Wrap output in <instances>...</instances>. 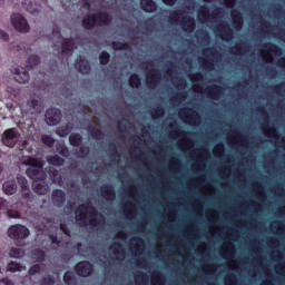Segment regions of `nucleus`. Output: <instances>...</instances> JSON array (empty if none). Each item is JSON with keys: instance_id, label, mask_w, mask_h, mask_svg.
I'll use <instances>...</instances> for the list:
<instances>
[{"instance_id": "c756f323", "label": "nucleus", "mask_w": 285, "mask_h": 285, "mask_svg": "<svg viewBox=\"0 0 285 285\" xmlns=\"http://www.w3.org/2000/svg\"><path fill=\"white\" fill-rule=\"evenodd\" d=\"M75 50V41L70 39H65L62 42V52L63 55H70Z\"/></svg>"}, {"instance_id": "c9c22d12", "label": "nucleus", "mask_w": 285, "mask_h": 285, "mask_svg": "<svg viewBox=\"0 0 285 285\" xmlns=\"http://www.w3.org/2000/svg\"><path fill=\"white\" fill-rule=\"evenodd\" d=\"M6 215L9 219H21V213L16 209H7Z\"/></svg>"}, {"instance_id": "774afa93", "label": "nucleus", "mask_w": 285, "mask_h": 285, "mask_svg": "<svg viewBox=\"0 0 285 285\" xmlns=\"http://www.w3.org/2000/svg\"><path fill=\"white\" fill-rule=\"evenodd\" d=\"M225 285H237V283L235 281L230 283L229 278H225Z\"/></svg>"}, {"instance_id": "f03ea898", "label": "nucleus", "mask_w": 285, "mask_h": 285, "mask_svg": "<svg viewBox=\"0 0 285 285\" xmlns=\"http://www.w3.org/2000/svg\"><path fill=\"white\" fill-rule=\"evenodd\" d=\"M76 222L79 226H104L106 219L101 214H97L95 207L80 205L76 212Z\"/></svg>"}, {"instance_id": "f704fd0d", "label": "nucleus", "mask_w": 285, "mask_h": 285, "mask_svg": "<svg viewBox=\"0 0 285 285\" xmlns=\"http://www.w3.org/2000/svg\"><path fill=\"white\" fill-rule=\"evenodd\" d=\"M171 83H174V86L178 88V90H184V88H186V80L181 78H173Z\"/></svg>"}, {"instance_id": "5fc2aeb1", "label": "nucleus", "mask_w": 285, "mask_h": 285, "mask_svg": "<svg viewBox=\"0 0 285 285\" xmlns=\"http://www.w3.org/2000/svg\"><path fill=\"white\" fill-rule=\"evenodd\" d=\"M151 117H153L154 119H157V118H159V117H164V109H161V108L155 109V110L151 112Z\"/></svg>"}, {"instance_id": "37998d69", "label": "nucleus", "mask_w": 285, "mask_h": 285, "mask_svg": "<svg viewBox=\"0 0 285 285\" xmlns=\"http://www.w3.org/2000/svg\"><path fill=\"white\" fill-rule=\"evenodd\" d=\"M264 134L266 137H268L269 139H277V131L273 128L271 129H264Z\"/></svg>"}, {"instance_id": "7c9ffc66", "label": "nucleus", "mask_w": 285, "mask_h": 285, "mask_svg": "<svg viewBox=\"0 0 285 285\" xmlns=\"http://www.w3.org/2000/svg\"><path fill=\"white\" fill-rule=\"evenodd\" d=\"M47 161L51 166H63V158L59 157L58 155L48 156Z\"/></svg>"}, {"instance_id": "6e6d98bb", "label": "nucleus", "mask_w": 285, "mask_h": 285, "mask_svg": "<svg viewBox=\"0 0 285 285\" xmlns=\"http://www.w3.org/2000/svg\"><path fill=\"white\" fill-rule=\"evenodd\" d=\"M8 210V200L0 198V215Z\"/></svg>"}, {"instance_id": "4d7b16f0", "label": "nucleus", "mask_w": 285, "mask_h": 285, "mask_svg": "<svg viewBox=\"0 0 285 285\" xmlns=\"http://www.w3.org/2000/svg\"><path fill=\"white\" fill-rule=\"evenodd\" d=\"M90 149L88 147H80L78 151V157H88Z\"/></svg>"}, {"instance_id": "f8f14e48", "label": "nucleus", "mask_w": 285, "mask_h": 285, "mask_svg": "<svg viewBox=\"0 0 285 285\" xmlns=\"http://www.w3.org/2000/svg\"><path fill=\"white\" fill-rule=\"evenodd\" d=\"M217 60V56L213 49H206L204 51V57L198 58V61L203 68V70H215V61Z\"/></svg>"}, {"instance_id": "72a5a7b5", "label": "nucleus", "mask_w": 285, "mask_h": 285, "mask_svg": "<svg viewBox=\"0 0 285 285\" xmlns=\"http://www.w3.org/2000/svg\"><path fill=\"white\" fill-rule=\"evenodd\" d=\"M10 257H13V259H21L23 255H26V252L21 248H12L9 253Z\"/></svg>"}, {"instance_id": "9b49d317", "label": "nucleus", "mask_w": 285, "mask_h": 285, "mask_svg": "<svg viewBox=\"0 0 285 285\" xmlns=\"http://www.w3.org/2000/svg\"><path fill=\"white\" fill-rule=\"evenodd\" d=\"M178 115L180 119L189 126H199L202 124V117L193 109H181Z\"/></svg>"}, {"instance_id": "a18cd8bd", "label": "nucleus", "mask_w": 285, "mask_h": 285, "mask_svg": "<svg viewBox=\"0 0 285 285\" xmlns=\"http://www.w3.org/2000/svg\"><path fill=\"white\" fill-rule=\"evenodd\" d=\"M214 155L216 157H223L224 156V145H217L214 147Z\"/></svg>"}, {"instance_id": "4c0bfd02", "label": "nucleus", "mask_w": 285, "mask_h": 285, "mask_svg": "<svg viewBox=\"0 0 285 285\" xmlns=\"http://www.w3.org/2000/svg\"><path fill=\"white\" fill-rule=\"evenodd\" d=\"M41 141H42V144H45L49 148H52V146H55V138H52L51 136L42 135L41 136Z\"/></svg>"}, {"instance_id": "8fccbe9b", "label": "nucleus", "mask_w": 285, "mask_h": 285, "mask_svg": "<svg viewBox=\"0 0 285 285\" xmlns=\"http://www.w3.org/2000/svg\"><path fill=\"white\" fill-rule=\"evenodd\" d=\"M151 285H164V277L160 276V274L157 275V277L151 278Z\"/></svg>"}, {"instance_id": "393cba45", "label": "nucleus", "mask_w": 285, "mask_h": 285, "mask_svg": "<svg viewBox=\"0 0 285 285\" xmlns=\"http://www.w3.org/2000/svg\"><path fill=\"white\" fill-rule=\"evenodd\" d=\"M3 193L6 195H14L17 193V181L14 180H7L2 185Z\"/></svg>"}, {"instance_id": "412c9836", "label": "nucleus", "mask_w": 285, "mask_h": 285, "mask_svg": "<svg viewBox=\"0 0 285 285\" xmlns=\"http://www.w3.org/2000/svg\"><path fill=\"white\" fill-rule=\"evenodd\" d=\"M13 73H14V80L18 83H28V81H30V75L28 73V71L23 70V68H16L13 69Z\"/></svg>"}, {"instance_id": "69168bd1", "label": "nucleus", "mask_w": 285, "mask_h": 285, "mask_svg": "<svg viewBox=\"0 0 285 285\" xmlns=\"http://www.w3.org/2000/svg\"><path fill=\"white\" fill-rule=\"evenodd\" d=\"M60 229L62 230V233H65V235H70V230H68V227L66 226V224L61 223Z\"/></svg>"}, {"instance_id": "4468645a", "label": "nucleus", "mask_w": 285, "mask_h": 285, "mask_svg": "<svg viewBox=\"0 0 285 285\" xmlns=\"http://www.w3.org/2000/svg\"><path fill=\"white\" fill-rule=\"evenodd\" d=\"M128 246L131 255L135 257H137V255H144V250H146V243L139 237L131 238Z\"/></svg>"}, {"instance_id": "b1692460", "label": "nucleus", "mask_w": 285, "mask_h": 285, "mask_svg": "<svg viewBox=\"0 0 285 285\" xmlns=\"http://www.w3.org/2000/svg\"><path fill=\"white\" fill-rule=\"evenodd\" d=\"M75 67L78 72H81L82 75H88V72H90V63H88V60L83 58H79L76 61Z\"/></svg>"}, {"instance_id": "3c124183", "label": "nucleus", "mask_w": 285, "mask_h": 285, "mask_svg": "<svg viewBox=\"0 0 285 285\" xmlns=\"http://www.w3.org/2000/svg\"><path fill=\"white\" fill-rule=\"evenodd\" d=\"M89 132L91 134V137H94V139H101V130L89 128Z\"/></svg>"}, {"instance_id": "ea45409f", "label": "nucleus", "mask_w": 285, "mask_h": 285, "mask_svg": "<svg viewBox=\"0 0 285 285\" xmlns=\"http://www.w3.org/2000/svg\"><path fill=\"white\" fill-rule=\"evenodd\" d=\"M39 57L38 56H30L27 61L28 68H35L36 66H39Z\"/></svg>"}, {"instance_id": "5701e85b", "label": "nucleus", "mask_w": 285, "mask_h": 285, "mask_svg": "<svg viewBox=\"0 0 285 285\" xmlns=\"http://www.w3.org/2000/svg\"><path fill=\"white\" fill-rule=\"evenodd\" d=\"M217 35L223 41H230V39H233V30L224 24H218Z\"/></svg>"}, {"instance_id": "e433bc0d", "label": "nucleus", "mask_w": 285, "mask_h": 285, "mask_svg": "<svg viewBox=\"0 0 285 285\" xmlns=\"http://www.w3.org/2000/svg\"><path fill=\"white\" fill-rule=\"evenodd\" d=\"M69 141H70L71 146H80L81 145V135L71 134L69 137Z\"/></svg>"}, {"instance_id": "c03bdc74", "label": "nucleus", "mask_w": 285, "mask_h": 285, "mask_svg": "<svg viewBox=\"0 0 285 285\" xmlns=\"http://www.w3.org/2000/svg\"><path fill=\"white\" fill-rule=\"evenodd\" d=\"M22 197L30 202L32 199V191H30V188L26 187L21 189Z\"/></svg>"}, {"instance_id": "6ab92c4d", "label": "nucleus", "mask_w": 285, "mask_h": 285, "mask_svg": "<svg viewBox=\"0 0 285 285\" xmlns=\"http://www.w3.org/2000/svg\"><path fill=\"white\" fill-rule=\"evenodd\" d=\"M76 273L80 277H88L92 273V266L88 262H80L76 266Z\"/></svg>"}, {"instance_id": "7ed1b4c3", "label": "nucleus", "mask_w": 285, "mask_h": 285, "mask_svg": "<svg viewBox=\"0 0 285 285\" xmlns=\"http://www.w3.org/2000/svg\"><path fill=\"white\" fill-rule=\"evenodd\" d=\"M169 136L171 139H176L178 141V146L181 148V150L191 151V159L194 161H198L200 166H204V157L199 155V151H193V142L189 140H186V137H184V134L177 129L171 130Z\"/></svg>"}, {"instance_id": "ddd939ff", "label": "nucleus", "mask_w": 285, "mask_h": 285, "mask_svg": "<svg viewBox=\"0 0 285 285\" xmlns=\"http://www.w3.org/2000/svg\"><path fill=\"white\" fill-rule=\"evenodd\" d=\"M262 59L266 63H273L275 57L282 55V49L277 48L275 45H266L262 51Z\"/></svg>"}, {"instance_id": "2f4dec72", "label": "nucleus", "mask_w": 285, "mask_h": 285, "mask_svg": "<svg viewBox=\"0 0 285 285\" xmlns=\"http://www.w3.org/2000/svg\"><path fill=\"white\" fill-rule=\"evenodd\" d=\"M135 282L137 285H148V276H146L144 273L138 272L135 275Z\"/></svg>"}, {"instance_id": "79ce46f5", "label": "nucleus", "mask_w": 285, "mask_h": 285, "mask_svg": "<svg viewBox=\"0 0 285 285\" xmlns=\"http://www.w3.org/2000/svg\"><path fill=\"white\" fill-rule=\"evenodd\" d=\"M8 271L11 273H14V271H21V264L16 262H10L7 266Z\"/></svg>"}, {"instance_id": "e2e57ef3", "label": "nucleus", "mask_w": 285, "mask_h": 285, "mask_svg": "<svg viewBox=\"0 0 285 285\" xmlns=\"http://www.w3.org/2000/svg\"><path fill=\"white\" fill-rule=\"evenodd\" d=\"M0 39H2V41H9L10 36L6 31H0Z\"/></svg>"}, {"instance_id": "9d476101", "label": "nucleus", "mask_w": 285, "mask_h": 285, "mask_svg": "<svg viewBox=\"0 0 285 285\" xmlns=\"http://www.w3.org/2000/svg\"><path fill=\"white\" fill-rule=\"evenodd\" d=\"M10 21L11 26H13L14 30L18 32H22L23 35H26V32H30V24L23 14L13 13L11 14Z\"/></svg>"}, {"instance_id": "680f3d73", "label": "nucleus", "mask_w": 285, "mask_h": 285, "mask_svg": "<svg viewBox=\"0 0 285 285\" xmlns=\"http://www.w3.org/2000/svg\"><path fill=\"white\" fill-rule=\"evenodd\" d=\"M134 148L138 150V153H141V138L136 137L135 142H134Z\"/></svg>"}, {"instance_id": "6e6552de", "label": "nucleus", "mask_w": 285, "mask_h": 285, "mask_svg": "<svg viewBox=\"0 0 285 285\" xmlns=\"http://www.w3.org/2000/svg\"><path fill=\"white\" fill-rule=\"evenodd\" d=\"M136 195L137 188L135 186H131L128 191V196L132 202L127 203L124 207V214L127 219H135L137 217V204H135V202H137V199L135 198Z\"/></svg>"}, {"instance_id": "f3484780", "label": "nucleus", "mask_w": 285, "mask_h": 285, "mask_svg": "<svg viewBox=\"0 0 285 285\" xmlns=\"http://www.w3.org/2000/svg\"><path fill=\"white\" fill-rule=\"evenodd\" d=\"M51 203L57 208L63 207V205L66 204V191H63L61 189H55L51 193Z\"/></svg>"}, {"instance_id": "49530a36", "label": "nucleus", "mask_w": 285, "mask_h": 285, "mask_svg": "<svg viewBox=\"0 0 285 285\" xmlns=\"http://www.w3.org/2000/svg\"><path fill=\"white\" fill-rule=\"evenodd\" d=\"M99 59H100V63H101L102 66H106V63H108V61H110V55H108V52L104 51V52L100 55Z\"/></svg>"}, {"instance_id": "09e8293b", "label": "nucleus", "mask_w": 285, "mask_h": 285, "mask_svg": "<svg viewBox=\"0 0 285 285\" xmlns=\"http://www.w3.org/2000/svg\"><path fill=\"white\" fill-rule=\"evenodd\" d=\"M57 150L60 153V155H63V157H68V148L63 144L57 145Z\"/></svg>"}, {"instance_id": "cd10ccee", "label": "nucleus", "mask_w": 285, "mask_h": 285, "mask_svg": "<svg viewBox=\"0 0 285 285\" xmlns=\"http://www.w3.org/2000/svg\"><path fill=\"white\" fill-rule=\"evenodd\" d=\"M72 128H73L72 122H68L67 125H63V126L59 127L56 130V134L59 137H67V135H70V132H72Z\"/></svg>"}, {"instance_id": "1a4fd4ad", "label": "nucleus", "mask_w": 285, "mask_h": 285, "mask_svg": "<svg viewBox=\"0 0 285 285\" xmlns=\"http://www.w3.org/2000/svg\"><path fill=\"white\" fill-rule=\"evenodd\" d=\"M21 134L19 132V130L17 128H10L3 132L1 142L8 148H14V146L19 144Z\"/></svg>"}, {"instance_id": "338daca9", "label": "nucleus", "mask_w": 285, "mask_h": 285, "mask_svg": "<svg viewBox=\"0 0 285 285\" xmlns=\"http://www.w3.org/2000/svg\"><path fill=\"white\" fill-rule=\"evenodd\" d=\"M226 8H233L235 6V0H224Z\"/></svg>"}, {"instance_id": "603ef678", "label": "nucleus", "mask_w": 285, "mask_h": 285, "mask_svg": "<svg viewBox=\"0 0 285 285\" xmlns=\"http://www.w3.org/2000/svg\"><path fill=\"white\" fill-rule=\"evenodd\" d=\"M18 184L21 189L28 188V180L26 179V177L18 176Z\"/></svg>"}, {"instance_id": "13d9d810", "label": "nucleus", "mask_w": 285, "mask_h": 285, "mask_svg": "<svg viewBox=\"0 0 285 285\" xmlns=\"http://www.w3.org/2000/svg\"><path fill=\"white\" fill-rule=\"evenodd\" d=\"M198 19L203 22V23H208V21H210V17H207L206 14H204V10L198 12Z\"/></svg>"}, {"instance_id": "2eb2a0df", "label": "nucleus", "mask_w": 285, "mask_h": 285, "mask_svg": "<svg viewBox=\"0 0 285 285\" xmlns=\"http://www.w3.org/2000/svg\"><path fill=\"white\" fill-rule=\"evenodd\" d=\"M147 68H149L147 72V83L149 88H155V86L161 81V73L153 67V63H148Z\"/></svg>"}, {"instance_id": "f257e3e1", "label": "nucleus", "mask_w": 285, "mask_h": 285, "mask_svg": "<svg viewBox=\"0 0 285 285\" xmlns=\"http://www.w3.org/2000/svg\"><path fill=\"white\" fill-rule=\"evenodd\" d=\"M24 166H29L26 170L28 177L32 179V187L37 195H47L48 183H46V171H43V164L35 158H26Z\"/></svg>"}, {"instance_id": "dca6fc26", "label": "nucleus", "mask_w": 285, "mask_h": 285, "mask_svg": "<svg viewBox=\"0 0 285 285\" xmlns=\"http://www.w3.org/2000/svg\"><path fill=\"white\" fill-rule=\"evenodd\" d=\"M45 121L48 126H57L61 121V111L57 108H51L46 111Z\"/></svg>"}, {"instance_id": "864d4df0", "label": "nucleus", "mask_w": 285, "mask_h": 285, "mask_svg": "<svg viewBox=\"0 0 285 285\" xmlns=\"http://www.w3.org/2000/svg\"><path fill=\"white\" fill-rule=\"evenodd\" d=\"M271 230H273V233H279V230H282V224L277 223V222H273L271 224Z\"/></svg>"}, {"instance_id": "a211bd4d", "label": "nucleus", "mask_w": 285, "mask_h": 285, "mask_svg": "<svg viewBox=\"0 0 285 285\" xmlns=\"http://www.w3.org/2000/svg\"><path fill=\"white\" fill-rule=\"evenodd\" d=\"M194 90L196 92L208 95L210 99H219V97H222V89L219 87H212L209 89L204 90V88L194 85Z\"/></svg>"}, {"instance_id": "bf43d9fd", "label": "nucleus", "mask_w": 285, "mask_h": 285, "mask_svg": "<svg viewBox=\"0 0 285 285\" xmlns=\"http://www.w3.org/2000/svg\"><path fill=\"white\" fill-rule=\"evenodd\" d=\"M115 50H128V45L121 42H114Z\"/></svg>"}, {"instance_id": "58836bf2", "label": "nucleus", "mask_w": 285, "mask_h": 285, "mask_svg": "<svg viewBox=\"0 0 285 285\" xmlns=\"http://www.w3.org/2000/svg\"><path fill=\"white\" fill-rule=\"evenodd\" d=\"M129 85L131 88H139L141 86V79H139V76L132 75L129 79Z\"/></svg>"}, {"instance_id": "bb28decb", "label": "nucleus", "mask_w": 285, "mask_h": 285, "mask_svg": "<svg viewBox=\"0 0 285 285\" xmlns=\"http://www.w3.org/2000/svg\"><path fill=\"white\" fill-rule=\"evenodd\" d=\"M232 19H233L234 28L236 30H239L242 26H244L242 13L237 12V10H232Z\"/></svg>"}, {"instance_id": "052dcab7", "label": "nucleus", "mask_w": 285, "mask_h": 285, "mask_svg": "<svg viewBox=\"0 0 285 285\" xmlns=\"http://www.w3.org/2000/svg\"><path fill=\"white\" fill-rule=\"evenodd\" d=\"M41 271V265H33L29 268V275H37Z\"/></svg>"}, {"instance_id": "de8ad7c7", "label": "nucleus", "mask_w": 285, "mask_h": 285, "mask_svg": "<svg viewBox=\"0 0 285 285\" xmlns=\"http://www.w3.org/2000/svg\"><path fill=\"white\" fill-rule=\"evenodd\" d=\"M233 255H235V248L233 246L227 248V253H223V257H225V259H233Z\"/></svg>"}, {"instance_id": "aec40b11", "label": "nucleus", "mask_w": 285, "mask_h": 285, "mask_svg": "<svg viewBox=\"0 0 285 285\" xmlns=\"http://www.w3.org/2000/svg\"><path fill=\"white\" fill-rule=\"evenodd\" d=\"M27 109L30 115H39L42 110L41 102L39 99L31 98L27 101Z\"/></svg>"}, {"instance_id": "473e14b6", "label": "nucleus", "mask_w": 285, "mask_h": 285, "mask_svg": "<svg viewBox=\"0 0 285 285\" xmlns=\"http://www.w3.org/2000/svg\"><path fill=\"white\" fill-rule=\"evenodd\" d=\"M49 177L51 178L53 184H63L61 180V174L57 169H50Z\"/></svg>"}, {"instance_id": "0eeeda50", "label": "nucleus", "mask_w": 285, "mask_h": 285, "mask_svg": "<svg viewBox=\"0 0 285 285\" xmlns=\"http://www.w3.org/2000/svg\"><path fill=\"white\" fill-rule=\"evenodd\" d=\"M110 19L108 13H99L98 16L88 14L82 19V26L86 30H90V28H95V23H99L100 26L110 23Z\"/></svg>"}, {"instance_id": "4be33fe9", "label": "nucleus", "mask_w": 285, "mask_h": 285, "mask_svg": "<svg viewBox=\"0 0 285 285\" xmlns=\"http://www.w3.org/2000/svg\"><path fill=\"white\" fill-rule=\"evenodd\" d=\"M22 8H24V10H27V12L35 14L37 12H40L41 4L37 3L36 0H23Z\"/></svg>"}, {"instance_id": "0e129e2a", "label": "nucleus", "mask_w": 285, "mask_h": 285, "mask_svg": "<svg viewBox=\"0 0 285 285\" xmlns=\"http://www.w3.org/2000/svg\"><path fill=\"white\" fill-rule=\"evenodd\" d=\"M204 271L207 275H215V267H205Z\"/></svg>"}, {"instance_id": "a19ab883", "label": "nucleus", "mask_w": 285, "mask_h": 285, "mask_svg": "<svg viewBox=\"0 0 285 285\" xmlns=\"http://www.w3.org/2000/svg\"><path fill=\"white\" fill-rule=\"evenodd\" d=\"M65 282L68 284V285H76L77 284V281L75 279V276L72 275V273L70 272H67L65 274V277H63Z\"/></svg>"}, {"instance_id": "423d86ee", "label": "nucleus", "mask_w": 285, "mask_h": 285, "mask_svg": "<svg viewBox=\"0 0 285 285\" xmlns=\"http://www.w3.org/2000/svg\"><path fill=\"white\" fill-rule=\"evenodd\" d=\"M7 235L13 242H23L30 237V229L26 225L16 224L8 228Z\"/></svg>"}, {"instance_id": "c85d7f7f", "label": "nucleus", "mask_w": 285, "mask_h": 285, "mask_svg": "<svg viewBox=\"0 0 285 285\" xmlns=\"http://www.w3.org/2000/svg\"><path fill=\"white\" fill-rule=\"evenodd\" d=\"M140 6L145 12H155L157 10V4L153 0H141Z\"/></svg>"}, {"instance_id": "a878e982", "label": "nucleus", "mask_w": 285, "mask_h": 285, "mask_svg": "<svg viewBox=\"0 0 285 285\" xmlns=\"http://www.w3.org/2000/svg\"><path fill=\"white\" fill-rule=\"evenodd\" d=\"M101 195L105 199L112 202V199H115V189L112 186L104 185L101 187Z\"/></svg>"}, {"instance_id": "39448f33", "label": "nucleus", "mask_w": 285, "mask_h": 285, "mask_svg": "<svg viewBox=\"0 0 285 285\" xmlns=\"http://www.w3.org/2000/svg\"><path fill=\"white\" fill-rule=\"evenodd\" d=\"M170 19L173 23L181 26L185 32H193L195 30V19L190 18V16L175 11L170 14Z\"/></svg>"}, {"instance_id": "20e7f679", "label": "nucleus", "mask_w": 285, "mask_h": 285, "mask_svg": "<svg viewBox=\"0 0 285 285\" xmlns=\"http://www.w3.org/2000/svg\"><path fill=\"white\" fill-rule=\"evenodd\" d=\"M116 239H118V242H115L109 248L110 257L111 259L118 261L126 259V250L124 249V244H126V233H118Z\"/></svg>"}]
</instances>
